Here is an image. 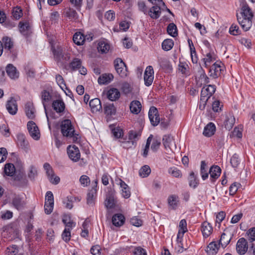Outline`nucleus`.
<instances>
[{
  "mask_svg": "<svg viewBox=\"0 0 255 255\" xmlns=\"http://www.w3.org/2000/svg\"><path fill=\"white\" fill-rule=\"evenodd\" d=\"M61 131L64 136L72 137L74 136L75 129L71 120L65 119L60 124Z\"/></svg>",
  "mask_w": 255,
  "mask_h": 255,
  "instance_id": "f257e3e1",
  "label": "nucleus"
},
{
  "mask_svg": "<svg viewBox=\"0 0 255 255\" xmlns=\"http://www.w3.org/2000/svg\"><path fill=\"white\" fill-rule=\"evenodd\" d=\"M216 88L215 86L209 85L204 87L201 92V102L203 103V108H205L206 103L210 97L215 93Z\"/></svg>",
  "mask_w": 255,
  "mask_h": 255,
  "instance_id": "f03ea898",
  "label": "nucleus"
},
{
  "mask_svg": "<svg viewBox=\"0 0 255 255\" xmlns=\"http://www.w3.org/2000/svg\"><path fill=\"white\" fill-rule=\"evenodd\" d=\"M114 66L117 73L121 77H126L127 76V68L126 64L121 58H118L114 61Z\"/></svg>",
  "mask_w": 255,
  "mask_h": 255,
  "instance_id": "7ed1b4c3",
  "label": "nucleus"
},
{
  "mask_svg": "<svg viewBox=\"0 0 255 255\" xmlns=\"http://www.w3.org/2000/svg\"><path fill=\"white\" fill-rule=\"evenodd\" d=\"M52 49L54 59L58 62L63 60L67 61L70 59L69 54H65L61 46H57L55 48H52Z\"/></svg>",
  "mask_w": 255,
  "mask_h": 255,
  "instance_id": "20e7f679",
  "label": "nucleus"
},
{
  "mask_svg": "<svg viewBox=\"0 0 255 255\" xmlns=\"http://www.w3.org/2000/svg\"><path fill=\"white\" fill-rule=\"evenodd\" d=\"M67 152L69 158L73 161L77 162L80 159V152L76 145H69L67 148Z\"/></svg>",
  "mask_w": 255,
  "mask_h": 255,
  "instance_id": "39448f33",
  "label": "nucleus"
},
{
  "mask_svg": "<svg viewBox=\"0 0 255 255\" xmlns=\"http://www.w3.org/2000/svg\"><path fill=\"white\" fill-rule=\"evenodd\" d=\"M27 129L30 135L35 140H38L40 134L38 127L33 121H29L27 124Z\"/></svg>",
  "mask_w": 255,
  "mask_h": 255,
  "instance_id": "423d86ee",
  "label": "nucleus"
},
{
  "mask_svg": "<svg viewBox=\"0 0 255 255\" xmlns=\"http://www.w3.org/2000/svg\"><path fill=\"white\" fill-rule=\"evenodd\" d=\"M148 117L151 124L153 126H156L160 122L157 109L154 107H151L148 112Z\"/></svg>",
  "mask_w": 255,
  "mask_h": 255,
  "instance_id": "0eeeda50",
  "label": "nucleus"
},
{
  "mask_svg": "<svg viewBox=\"0 0 255 255\" xmlns=\"http://www.w3.org/2000/svg\"><path fill=\"white\" fill-rule=\"evenodd\" d=\"M153 69L151 66L146 67L144 74V84L146 86H149L152 83L153 80Z\"/></svg>",
  "mask_w": 255,
  "mask_h": 255,
  "instance_id": "6e6552de",
  "label": "nucleus"
},
{
  "mask_svg": "<svg viewBox=\"0 0 255 255\" xmlns=\"http://www.w3.org/2000/svg\"><path fill=\"white\" fill-rule=\"evenodd\" d=\"M248 249V245L247 240L244 238L240 239L236 245L237 253L241 255H244L247 252Z\"/></svg>",
  "mask_w": 255,
  "mask_h": 255,
  "instance_id": "1a4fd4ad",
  "label": "nucleus"
},
{
  "mask_svg": "<svg viewBox=\"0 0 255 255\" xmlns=\"http://www.w3.org/2000/svg\"><path fill=\"white\" fill-rule=\"evenodd\" d=\"M6 108L8 112L12 115H14L17 112V105L16 101L13 97H11L6 104Z\"/></svg>",
  "mask_w": 255,
  "mask_h": 255,
  "instance_id": "9d476101",
  "label": "nucleus"
},
{
  "mask_svg": "<svg viewBox=\"0 0 255 255\" xmlns=\"http://www.w3.org/2000/svg\"><path fill=\"white\" fill-rule=\"evenodd\" d=\"M11 203L13 206L18 210L23 209L25 204L23 198L19 195L14 196L12 199Z\"/></svg>",
  "mask_w": 255,
  "mask_h": 255,
  "instance_id": "9b49d317",
  "label": "nucleus"
},
{
  "mask_svg": "<svg viewBox=\"0 0 255 255\" xmlns=\"http://www.w3.org/2000/svg\"><path fill=\"white\" fill-rule=\"evenodd\" d=\"M237 20L242 28L245 31L250 29L252 25V19L241 17L238 13L237 14Z\"/></svg>",
  "mask_w": 255,
  "mask_h": 255,
  "instance_id": "f8f14e48",
  "label": "nucleus"
},
{
  "mask_svg": "<svg viewBox=\"0 0 255 255\" xmlns=\"http://www.w3.org/2000/svg\"><path fill=\"white\" fill-rule=\"evenodd\" d=\"M17 144L23 149L25 152H27L29 148L28 142L25 139V137L23 134L19 133L17 135Z\"/></svg>",
  "mask_w": 255,
  "mask_h": 255,
  "instance_id": "ddd939ff",
  "label": "nucleus"
},
{
  "mask_svg": "<svg viewBox=\"0 0 255 255\" xmlns=\"http://www.w3.org/2000/svg\"><path fill=\"white\" fill-rule=\"evenodd\" d=\"M118 184L120 185L122 195L125 198L128 199L130 196V191L128 186L122 180L119 179Z\"/></svg>",
  "mask_w": 255,
  "mask_h": 255,
  "instance_id": "4468645a",
  "label": "nucleus"
},
{
  "mask_svg": "<svg viewBox=\"0 0 255 255\" xmlns=\"http://www.w3.org/2000/svg\"><path fill=\"white\" fill-rule=\"evenodd\" d=\"M120 96V91L116 88H111L107 92V97L111 101H115L118 100Z\"/></svg>",
  "mask_w": 255,
  "mask_h": 255,
  "instance_id": "2eb2a0df",
  "label": "nucleus"
},
{
  "mask_svg": "<svg viewBox=\"0 0 255 255\" xmlns=\"http://www.w3.org/2000/svg\"><path fill=\"white\" fill-rule=\"evenodd\" d=\"M98 181H95L94 187L90 190L87 194V203L89 205L93 206L94 203V196L96 194L97 190L96 188L97 186Z\"/></svg>",
  "mask_w": 255,
  "mask_h": 255,
  "instance_id": "dca6fc26",
  "label": "nucleus"
},
{
  "mask_svg": "<svg viewBox=\"0 0 255 255\" xmlns=\"http://www.w3.org/2000/svg\"><path fill=\"white\" fill-rule=\"evenodd\" d=\"M221 173V169L218 165L212 166L210 170L209 173L210 175L211 181L214 182L215 180L217 179L220 175Z\"/></svg>",
  "mask_w": 255,
  "mask_h": 255,
  "instance_id": "f3484780",
  "label": "nucleus"
},
{
  "mask_svg": "<svg viewBox=\"0 0 255 255\" xmlns=\"http://www.w3.org/2000/svg\"><path fill=\"white\" fill-rule=\"evenodd\" d=\"M6 72L11 79H16L18 77V72L16 68L11 64H8L6 66Z\"/></svg>",
  "mask_w": 255,
  "mask_h": 255,
  "instance_id": "a211bd4d",
  "label": "nucleus"
},
{
  "mask_svg": "<svg viewBox=\"0 0 255 255\" xmlns=\"http://www.w3.org/2000/svg\"><path fill=\"white\" fill-rule=\"evenodd\" d=\"M215 125L212 123H210L205 127L203 134L206 137H210L215 133Z\"/></svg>",
  "mask_w": 255,
  "mask_h": 255,
  "instance_id": "6ab92c4d",
  "label": "nucleus"
},
{
  "mask_svg": "<svg viewBox=\"0 0 255 255\" xmlns=\"http://www.w3.org/2000/svg\"><path fill=\"white\" fill-rule=\"evenodd\" d=\"M222 69L220 65L215 63L210 68V76L216 78L219 76L221 73Z\"/></svg>",
  "mask_w": 255,
  "mask_h": 255,
  "instance_id": "aec40b11",
  "label": "nucleus"
},
{
  "mask_svg": "<svg viewBox=\"0 0 255 255\" xmlns=\"http://www.w3.org/2000/svg\"><path fill=\"white\" fill-rule=\"evenodd\" d=\"M52 108L58 113H61L64 111L65 106L62 100H56L52 103Z\"/></svg>",
  "mask_w": 255,
  "mask_h": 255,
  "instance_id": "412c9836",
  "label": "nucleus"
},
{
  "mask_svg": "<svg viewBox=\"0 0 255 255\" xmlns=\"http://www.w3.org/2000/svg\"><path fill=\"white\" fill-rule=\"evenodd\" d=\"M150 17L153 19L158 18L161 14V8L159 6L153 5L147 11Z\"/></svg>",
  "mask_w": 255,
  "mask_h": 255,
  "instance_id": "4be33fe9",
  "label": "nucleus"
},
{
  "mask_svg": "<svg viewBox=\"0 0 255 255\" xmlns=\"http://www.w3.org/2000/svg\"><path fill=\"white\" fill-rule=\"evenodd\" d=\"M202 232L205 238L208 237L212 232L213 228L211 224L207 222H204L202 225Z\"/></svg>",
  "mask_w": 255,
  "mask_h": 255,
  "instance_id": "5701e85b",
  "label": "nucleus"
},
{
  "mask_svg": "<svg viewBox=\"0 0 255 255\" xmlns=\"http://www.w3.org/2000/svg\"><path fill=\"white\" fill-rule=\"evenodd\" d=\"M89 105L93 112H97L102 109L101 101L98 98L91 100L89 102Z\"/></svg>",
  "mask_w": 255,
  "mask_h": 255,
  "instance_id": "b1692460",
  "label": "nucleus"
},
{
  "mask_svg": "<svg viewBox=\"0 0 255 255\" xmlns=\"http://www.w3.org/2000/svg\"><path fill=\"white\" fill-rule=\"evenodd\" d=\"M239 15L244 18H249L250 19H252L253 17V14L251 11V8L247 4H245L242 6L241 12Z\"/></svg>",
  "mask_w": 255,
  "mask_h": 255,
  "instance_id": "393cba45",
  "label": "nucleus"
},
{
  "mask_svg": "<svg viewBox=\"0 0 255 255\" xmlns=\"http://www.w3.org/2000/svg\"><path fill=\"white\" fill-rule=\"evenodd\" d=\"M41 96L42 103H43V105L44 109H45L47 121H48L49 118H48L47 113L46 112V106L45 105V103L49 102L51 100L52 96H51V94H50V93L48 91H47V90H43V91H42V92L41 93Z\"/></svg>",
  "mask_w": 255,
  "mask_h": 255,
  "instance_id": "a878e982",
  "label": "nucleus"
},
{
  "mask_svg": "<svg viewBox=\"0 0 255 255\" xmlns=\"http://www.w3.org/2000/svg\"><path fill=\"white\" fill-rule=\"evenodd\" d=\"M219 246V244H217L215 242H212L207 246L206 251L209 255H215L217 253Z\"/></svg>",
  "mask_w": 255,
  "mask_h": 255,
  "instance_id": "bb28decb",
  "label": "nucleus"
},
{
  "mask_svg": "<svg viewBox=\"0 0 255 255\" xmlns=\"http://www.w3.org/2000/svg\"><path fill=\"white\" fill-rule=\"evenodd\" d=\"M163 143L166 149L167 148L172 149V146H175V143L174 142L172 136L170 135H164L162 138Z\"/></svg>",
  "mask_w": 255,
  "mask_h": 255,
  "instance_id": "cd10ccee",
  "label": "nucleus"
},
{
  "mask_svg": "<svg viewBox=\"0 0 255 255\" xmlns=\"http://www.w3.org/2000/svg\"><path fill=\"white\" fill-rule=\"evenodd\" d=\"M25 112L27 117L30 119H33L35 117V110L33 104L31 103H27L25 106Z\"/></svg>",
  "mask_w": 255,
  "mask_h": 255,
  "instance_id": "c85d7f7f",
  "label": "nucleus"
},
{
  "mask_svg": "<svg viewBox=\"0 0 255 255\" xmlns=\"http://www.w3.org/2000/svg\"><path fill=\"white\" fill-rule=\"evenodd\" d=\"M125 222V217L121 214H116L112 218L113 225L117 227L123 225Z\"/></svg>",
  "mask_w": 255,
  "mask_h": 255,
  "instance_id": "c756f323",
  "label": "nucleus"
},
{
  "mask_svg": "<svg viewBox=\"0 0 255 255\" xmlns=\"http://www.w3.org/2000/svg\"><path fill=\"white\" fill-rule=\"evenodd\" d=\"M114 78L112 74H105L100 76L98 81L99 84L105 85L109 83Z\"/></svg>",
  "mask_w": 255,
  "mask_h": 255,
  "instance_id": "7c9ffc66",
  "label": "nucleus"
},
{
  "mask_svg": "<svg viewBox=\"0 0 255 255\" xmlns=\"http://www.w3.org/2000/svg\"><path fill=\"white\" fill-rule=\"evenodd\" d=\"M129 108L132 113L137 114L141 110V105L138 101H133L130 103Z\"/></svg>",
  "mask_w": 255,
  "mask_h": 255,
  "instance_id": "2f4dec72",
  "label": "nucleus"
},
{
  "mask_svg": "<svg viewBox=\"0 0 255 255\" xmlns=\"http://www.w3.org/2000/svg\"><path fill=\"white\" fill-rule=\"evenodd\" d=\"M47 176L51 183L54 184H57L60 182V178L55 176L52 169L46 171Z\"/></svg>",
  "mask_w": 255,
  "mask_h": 255,
  "instance_id": "473e14b6",
  "label": "nucleus"
},
{
  "mask_svg": "<svg viewBox=\"0 0 255 255\" xmlns=\"http://www.w3.org/2000/svg\"><path fill=\"white\" fill-rule=\"evenodd\" d=\"M168 202L169 205L172 209H175L179 203V198L177 196L172 195L168 197Z\"/></svg>",
  "mask_w": 255,
  "mask_h": 255,
  "instance_id": "72a5a7b5",
  "label": "nucleus"
},
{
  "mask_svg": "<svg viewBox=\"0 0 255 255\" xmlns=\"http://www.w3.org/2000/svg\"><path fill=\"white\" fill-rule=\"evenodd\" d=\"M235 123V117L231 114H229L226 117V119L225 122V128L230 130L233 127Z\"/></svg>",
  "mask_w": 255,
  "mask_h": 255,
  "instance_id": "f704fd0d",
  "label": "nucleus"
},
{
  "mask_svg": "<svg viewBox=\"0 0 255 255\" xmlns=\"http://www.w3.org/2000/svg\"><path fill=\"white\" fill-rule=\"evenodd\" d=\"M231 237L230 235H227L225 233H223L221 236L219 244L221 245L223 248H225L230 242Z\"/></svg>",
  "mask_w": 255,
  "mask_h": 255,
  "instance_id": "c9c22d12",
  "label": "nucleus"
},
{
  "mask_svg": "<svg viewBox=\"0 0 255 255\" xmlns=\"http://www.w3.org/2000/svg\"><path fill=\"white\" fill-rule=\"evenodd\" d=\"M73 40L77 45H82L85 41L84 36L80 32H76L73 35Z\"/></svg>",
  "mask_w": 255,
  "mask_h": 255,
  "instance_id": "e433bc0d",
  "label": "nucleus"
},
{
  "mask_svg": "<svg viewBox=\"0 0 255 255\" xmlns=\"http://www.w3.org/2000/svg\"><path fill=\"white\" fill-rule=\"evenodd\" d=\"M4 172L5 175L9 176H12L15 172V168L12 163H6L4 168Z\"/></svg>",
  "mask_w": 255,
  "mask_h": 255,
  "instance_id": "4c0bfd02",
  "label": "nucleus"
},
{
  "mask_svg": "<svg viewBox=\"0 0 255 255\" xmlns=\"http://www.w3.org/2000/svg\"><path fill=\"white\" fill-rule=\"evenodd\" d=\"M65 13L66 16L69 19L75 20L78 18V14L77 12L71 8H68L66 9Z\"/></svg>",
  "mask_w": 255,
  "mask_h": 255,
  "instance_id": "58836bf2",
  "label": "nucleus"
},
{
  "mask_svg": "<svg viewBox=\"0 0 255 255\" xmlns=\"http://www.w3.org/2000/svg\"><path fill=\"white\" fill-rule=\"evenodd\" d=\"M167 32L171 36L175 37L178 35L176 25L173 23L169 24L167 27Z\"/></svg>",
  "mask_w": 255,
  "mask_h": 255,
  "instance_id": "ea45409f",
  "label": "nucleus"
},
{
  "mask_svg": "<svg viewBox=\"0 0 255 255\" xmlns=\"http://www.w3.org/2000/svg\"><path fill=\"white\" fill-rule=\"evenodd\" d=\"M98 50L102 53H107L110 49L109 44L105 41H100L98 43Z\"/></svg>",
  "mask_w": 255,
  "mask_h": 255,
  "instance_id": "a19ab883",
  "label": "nucleus"
},
{
  "mask_svg": "<svg viewBox=\"0 0 255 255\" xmlns=\"http://www.w3.org/2000/svg\"><path fill=\"white\" fill-rule=\"evenodd\" d=\"M105 113L107 115H115L116 112V109L114 106L113 104H107L104 106Z\"/></svg>",
  "mask_w": 255,
  "mask_h": 255,
  "instance_id": "79ce46f5",
  "label": "nucleus"
},
{
  "mask_svg": "<svg viewBox=\"0 0 255 255\" xmlns=\"http://www.w3.org/2000/svg\"><path fill=\"white\" fill-rule=\"evenodd\" d=\"M174 45V42L171 39H165L162 43V48L165 51L171 49Z\"/></svg>",
  "mask_w": 255,
  "mask_h": 255,
  "instance_id": "37998d69",
  "label": "nucleus"
},
{
  "mask_svg": "<svg viewBox=\"0 0 255 255\" xmlns=\"http://www.w3.org/2000/svg\"><path fill=\"white\" fill-rule=\"evenodd\" d=\"M2 43L3 48L8 50H10L13 47V42L10 38L7 36L3 37Z\"/></svg>",
  "mask_w": 255,
  "mask_h": 255,
  "instance_id": "c03bdc74",
  "label": "nucleus"
},
{
  "mask_svg": "<svg viewBox=\"0 0 255 255\" xmlns=\"http://www.w3.org/2000/svg\"><path fill=\"white\" fill-rule=\"evenodd\" d=\"M151 172V169L148 165L143 166L139 170V175L142 178L147 177Z\"/></svg>",
  "mask_w": 255,
  "mask_h": 255,
  "instance_id": "a18cd8bd",
  "label": "nucleus"
},
{
  "mask_svg": "<svg viewBox=\"0 0 255 255\" xmlns=\"http://www.w3.org/2000/svg\"><path fill=\"white\" fill-rule=\"evenodd\" d=\"M188 180L189 186L190 187L195 188L197 186L198 182L194 172L192 171L190 173Z\"/></svg>",
  "mask_w": 255,
  "mask_h": 255,
  "instance_id": "49530a36",
  "label": "nucleus"
},
{
  "mask_svg": "<svg viewBox=\"0 0 255 255\" xmlns=\"http://www.w3.org/2000/svg\"><path fill=\"white\" fill-rule=\"evenodd\" d=\"M140 135L141 134L139 131L131 130L128 132V140L134 141L135 144L136 141L139 138Z\"/></svg>",
  "mask_w": 255,
  "mask_h": 255,
  "instance_id": "de8ad7c7",
  "label": "nucleus"
},
{
  "mask_svg": "<svg viewBox=\"0 0 255 255\" xmlns=\"http://www.w3.org/2000/svg\"><path fill=\"white\" fill-rule=\"evenodd\" d=\"M200 172L203 180L206 179L209 176V173L207 172V165L205 161H202L201 163Z\"/></svg>",
  "mask_w": 255,
  "mask_h": 255,
  "instance_id": "09e8293b",
  "label": "nucleus"
},
{
  "mask_svg": "<svg viewBox=\"0 0 255 255\" xmlns=\"http://www.w3.org/2000/svg\"><path fill=\"white\" fill-rule=\"evenodd\" d=\"M82 65L81 60L77 58H75L70 63V67L73 71H75L79 69Z\"/></svg>",
  "mask_w": 255,
  "mask_h": 255,
  "instance_id": "8fccbe9b",
  "label": "nucleus"
},
{
  "mask_svg": "<svg viewBox=\"0 0 255 255\" xmlns=\"http://www.w3.org/2000/svg\"><path fill=\"white\" fill-rule=\"evenodd\" d=\"M179 71L181 72L182 74L185 75V76H188L190 75V72L189 71V66L185 63H180L178 66Z\"/></svg>",
  "mask_w": 255,
  "mask_h": 255,
  "instance_id": "3c124183",
  "label": "nucleus"
},
{
  "mask_svg": "<svg viewBox=\"0 0 255 255\" xmlns=\"http://www.w3.org/2000/svg\"><path fill=\"white\" fill-rule=\"evenodd\" d=\"M230 163L232 167L234 168H237L240 163V160L239 159V156L236 153L234 154L230 159Z\"/></svg>",
  "mask_w": 255,
  "mask_h": 255,
  "instance_id": "603ef678",
  "label": "nucleus"
},
{
  "mask_svg": "<svg viewBox=\"0 0 255 255\" xmlns=\"http://www.w3.org/2000/svg\"><path fill=\"white\" fill-rule=\"evenodd\" d=\"M14 180L16 181H21L24 184H26L27 180L26 179L25 173L23 171H21L16 175L14 177Z\"/></svg>",
  "mask_w": 255,
  "mask_h": 255,
  "instance_id": "864d4df0",
  "label": "nucleus"
},
{
  "mask_svg": "<svg viewBox=\"0 0 255 255\" xmlns=\"http://www.w3.org/2000/svg\"><path fill=\"white\" fill-rule=\"evenodd\" d=\"M105 206L107 208L112 209L115 206V201L112 196L107 198L105 201Z\"/></svg>",
  "mask_w": 255,
  "mask_h": 255,
  "instance_id": "5fc2aeb1",
  "label": "nucleus"
},
{
  "mask_svg": "<svg viewBox=\"0 0 255 255\" xmlns=\"http://www.w3.org/2000/svg\"><path fill=\"white\" fill-rule=\"evenodd\" d=\"M158 61L162 68H169L170 67L169 61L164 57L158 58Z\"/></svg>",
  "mask_w": 255,
  "mask_h": 255,
  "instance_id": "6e6d98bb",
  "label": "nucleus"
},
{
  "mask_svg": "<svg viewBox=\"0 0 255 255\" xmlns=\"http://www.w3.org/2000/svg\"><path fill=\"white\" fill-rule=\"evenodd\" d=\"M215 60L214 54L208 53L206 54L205 58H203L204 64L206 67L208 66V63H210L211 62Z\"/></svg>",
  "mask_w": 255,
  "mask_h": 255,
  "instance_id": "4d7b16f0",
  "label": "nucleus"
},
{
  "mask_svg": "<svg viewBox=\"0 0 255 255\" xmlns=\"http://www.w3.org/2000/svg\"><path fill=\"white\" fill-rule=\"evenodd\" d=\"M199 78L201 80V85L203 84L205 85L209 82V78L207 76L202 68H201V74Z\"/></svg>",
  "mask_w": 255,
  "mask_h": 255,
  "instance_id": "13d9d810",
  "label": "nucleus"
},
{
  "mask_svg": "<svg viewBox=\"0 0 255 255\" xmlns=\"http://www.w3.org/2000/svg\"><path fill=\"white\" fill-rule=\"evenodd\" d=\"M169 173L175 177H181V171L175 167H172L169 169Z\"/></svg>",
  "mask_w": 255,
  "mask_h": 255,
  "instance_id": "bf43d9fd",
  "label": "nucleus"
},
{
  "mask_svg": "<svg viewBox=\"0 0 255 255\" xmlns=\"http://www.w3.org/2000/svg\"><path fill=\"white\" fill-rule=\"evenodd\" d=\"M229 32L233 35H237L241 33V30L237 25L233 24L230 28Z\"/></svg>",
  "mask_w": 255,
  "mask_h": 255,
  "instance_id": "052dcab7",
  "label": "nucleus"
},
{
  "mask_svg": "<svg viewBox=\"0 0 255 255\" xmlns=\"http://www.w3.org/2000/svg\"><path fill=\"white\" fill-rule=\"evenodd\" d=\"M18 26L20 33L23 35L26 34V32L29 28V24L27 22L23 23L20 22Z\"/></svg>",
  "mask_w": 255,
  "mask_h": 255,
  "instance_id": "680f3d73",
  "label": "nucleus"
},
{
  "mask_svg": "<svg viewBox=\"0 0 255 255\" xmlns=\"http://www.w3.org/2000/svg\"><path fill=\"white\" fill-rule=\"evenodd\" d=\"M18 247L16 245H12L8 247L6 250V254L8 255H16L18 253Z\"/></svg>",
  "mask_w": 255,
  "mask_h": 255,
  "instance_id": "e2e57ef3",
  "label": "nucleus"
},
{
  "mask_svg": "<svg viewBox=\"0 0 255 255\" xmlns=\"http://www.w3.org/2000/svg\"><path fill=\"white\" fill-rule=\"evenodd\" d=\"M249 241L252 242L255 241V227L250 229L247 232Z\"/></svg>",
  "mask_w": 255,
  "mask_h": 255,
  "instance_id": "0e129e2a",
  "label": "nucleus"
},
{
  "mask_svg": "<svg viewBox=\"0 0 255 255\" xmlns=\"http://www.w3.org/2000/svg\"><path fill=\"white\" fill-rule=\"evenodd\" d=\"M241 185L240 183L237 182L233 183L229 188V193L230 195L233 196L237 191L238 188Z\"/></svg>",
  "mask_w": 255,
  "mask_h": 255,
  "instance_id": "69168bd1",
  "label": "nucleus"
},
{
  "mask_svg": "<svg viewBox=\"0 0 255 255\" xmlns=\"http://www.w3.org/2000/svg\"><path fill=\"white\" fill-rule=\"evenodd\" d=\"M54 203L45 202L44 211L46 214H50L53 210Z\"/></svg>",
  "mask_w": 255,
  "mask_h": 255,
  "instance_id": "338daca9",
  "label": "nucleus"
},
{
  "mask_svg": "<svg viewBox=\"0 0 255 255\" xmlns=\"http://www.w3.org/2000/svg\"><path fill=\"white\" fill-rule=\"evenodd\" d=\"M133 254V255H147L146 251L140 247L134 248Z\"/></svg>",
  "mask_w": 255,
  "mask_h": 255,
  "instance_id": "774afa93",
  "label": "nucleus"
}]
</instances>
